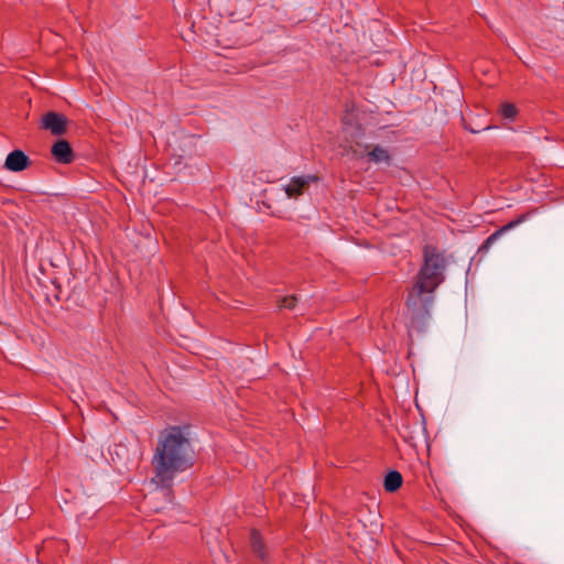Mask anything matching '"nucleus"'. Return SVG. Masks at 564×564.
I'll return each mask as SVG.
<instances>
[{
    "label": "nucleus",
    "instance_id": "nucleus-1",
    "mask_svg": "<svg viewBox=\"0 0 564 564\" xmlns=\"http://www.w3.org/2000/svg\"><path fill=\"white\" fill-rule=\"evenodd\" d=\"M195 452L192 442L180 426H170L160 432L151 459L152 482L171 494L174 478L193 467Z\"/></svg>",
    "mask_w": 564,
    "mask_h": 564
},
{
    "label": "nucleus",
    "instance_id": "nucleus-2",
    "mask_svg": "<svg viewBox=\"0 0 564 564\" xmlns=\"http://www.w3.org/2000/svg\"><path fill=\"white\" fill-rule=\"evenodd\" d=\"M445 259L434 247L424 248V263L406 299L409 332L424 330L431 317L434 292L444 281Z\"/></svg>",
    "mask_w": 564,
    "mask_h": 564
},
{
    "label": "nucleus",
    "instance_id": "nucleus-3",
    "mask_svg": "<svg viewBox=\"0 0 564 564\" xmlns=\"http://www.w3.org/2000/svg\"><path fill=\"white\" fill-rule=\"evenodd\" d=\"M317 180L315 175L293 176L282 187L289 198H296L304 193L311 183H315Z\"/></svg>",
    "mask_w": 564,
    "mask_h": 564
},
{
    "label": "nucleus",
    "instance_id": "nucleus-4",
    "mask_svg": "<svg viewBox=\"0 0 564 564\" xmlns=\"http://www.w3.org/2000/svg\"><path fill=\"white\" fill-rule=\"evenodd\" d=\"M42 128L53 135H62L67 130V118L63 113L48 111L42 118Z\"/></svg>",
    "mask_w": 564,
    "mask_h": 564
},
{
    "label": "nucleus",
    "instance_id": "nucleus-5",
    "mask_svg": "<svg viewBox=\"0 0 564 564\" xmlns=\"http://www.w3.org/2000/svg\"><path fill=\"white\" fill-rule=\"evenodd\" d=\"M29 156L21 150L10 152L6 159L4 167L12 172H21L30 165Z\"/></svg>",
    "mask_w": 564,
    "mask_h": 564
},
{
    "label": "nucleus",
    "instance_id": "nucleus-6",
    "mask_svg": "<svg viewBox=\"0 0 564 564\" xmlns=\"http://www.w3.org/2000/svg\"><path fill=\"white\" fill-rule=\"evenodd\" d=\"M54 159L62 164H69L74 160V152L68 141L57 140L52 147Z\"/></svg>",
    "mask_w": 564,
    "mask_h": 564
},
{
    "label": "nucleus",
    "instance_id": "nucleus-7",
    "mask_svg": "<svg viewBox=\"0 0 564 564\" xmlns=\"http://www.w3.org/2000/svg\"><path fill=\"white\" fill-rule=\"evenodd\" d=\"M249 546H251L253 553L261 560L264 561L268 554V549L263 543L260 533L256 530L249 532Z\"/></svg>",
    "mask_w": 564,
    "mask_h": 564
},
{
    "label": "nucleus",
    "instance_id": "nucleus-8",
    "mask_svg": "<svg viewBox=\"0 0 564 564\" xmlns=\"http://www.w3.org/2000/svg\"><path fill=\"white\" fill-rule=\"evenodd\" d=\"M527 217H528L527 215H522V216L518 217L517 219H514V220L508 223L507 225L502 226L499 230H497L496 232H494L492 235H490L487 238L486 245L492 243L494 241H496L498 239L499 236H501L502 234L513 229L518 225L522 224L527 219Z\"/></svg>",
    "mask_w": 564,
    "mask_h": 564
},
{
    "label": "nucleus",
    "instance_id": "nucleus-9",
    "mask_svg": "<svg viewBox=\"0 0 564 564\" xmlns=\"http://www.w3.org/2000/svg\"><path fill=\"white\" fill-rule=\"evenodd\" d=\"M402 485V476L397 470H391L387 474L384 478V489L388 492H394Z\"/></svg>",
    "mask_w": 564,
    "mask_h": 564
},
{
    "label": "nucleus",
    "instance_id": "nucleus-10",
    "mask_svg": "<svg viewBox=\"0 0 564 564\" xmlns=\"http://www.w3.org/2000/svg\"><path fill=\"white\" fill-rule=\"evenodd\" d=\"M368 158L373 163H390V154L388 150L379 145L375 147L368 153Z\"/></svg>",
    "mask_w": 564,
    "mask_h": 564
},
{
    "label": "nucleus",
    "instance_id": "nucleus-11",
    "mask_svg": "<svg viewBox=\"0 0 564 564\" xmlns=\"http://www.w3.org/2000/svg\"><path fill=\"white\" fill-rule=\"evenodd\" d=\"M500 113L507 119H514L517 115V108L512 104H503L500 108Z\"/></svg>",
    "mask_w": 564,
    "mask_h": 564
},
{
    "label": "nucleus",
    "instance_id": "nucleus-12",
    "mask_svg": "<svg viewBox=\"0 0 564 564\" xmlns=\"http://www.w3.org/2000/svg\"><path fill=\"white\" fill-rule=\"evenodd\" d=\"M296 302H297V297L294 295L284 296L279 301V307L293 310L295 307Z\"/></svg>",
    "mask_w": 564,
    "mask_h": 564
}]
</instances>
